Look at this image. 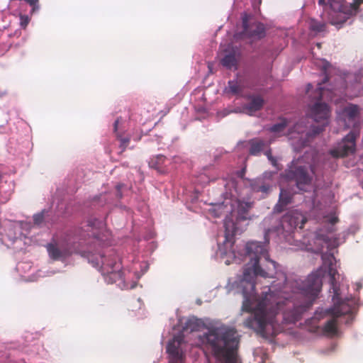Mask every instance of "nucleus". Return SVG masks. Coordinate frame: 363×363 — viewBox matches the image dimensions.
<instances>
[{
    "label": "nucleus",
    "mask_w": 363,
    "mask_h": 363,
    "mask_svg": "<svg viewBox=\"0 0 363 363\" xmlns=\"http://www.w3.org/2000/svg\"><path fill=\"white\" fill-rule=\"evenodd\" d=\"M245 250L250 262L244 268L242 277L238 284L244 298L242 311L250 313L243 322L245 328L252 329L262 336L266 335L267 325H274L277 315L283 310L284 306L289 310L283 311L284 319L291 323L298 321L318 298L322 289L323 278L327 273L334 297L338 298L340 289L336 276L339 274L333 267L335 257L329 255L322 257L323 265L303 281L289 280L285 275L281 276L279 282L273 281L267 291L262 292L256 306L252 308L251 299L255 294V278L257 276L272 277L271 274L275 271L277 264L269 259L266 245L260 242H247Z\"/></svg>",
    "instance_id": "nucleus-1"
},
{
    "label": "nucleus",
    "mask_w": 363,
    "mask_h": 363,
    "mask_svg": "<svg viewBox=\"0 0 363 363\" xmlns=\"http://www.w3.org/2000/svg\"><path fill=\"white\" fill-rule=\"evenodd\" d=\"M199 340L201 345L210 350L219 362L239 363L240 337L234 328L224 324L213 326L199 335Z\"/></svg>",
    "instance_id": "nucleus-2"
},
{
    "label": "nucleus",
    "mask_w": 363,
    "mask_h": 363,
    "mask_svg": "<svg viewBox=\"0 0 363 363\" xmlns=\"http://www.w3.org/2000/svg\"><path fill=\"white\" fill-rule=\"evenodd\" d=\"M331 67L332 65L329 62L325 61L323 62L322 71L325 77L320 83H318V86L313 93V96L312 97L313 99L316 100V102L311 108V118L320 124L318 125H313L312 127V130L310 132L306 133V135L308 138L313 137L320 133L328 124L330 110L328 104L320 102V100L323 98L329 100L333 99L332 90L324 89L322 86L323 84H325L329 81L328 71Z\"/></svg>",
    "instance_id": "nucleus-3"
},
{
    "label": "nucleus",
    "mask_w": 363,
    "mask_h": 363,
    "mask_svg": "<svg viewBox=\"0 0 363 363\" xmlns=\"http://www.w3.org/2000/svg\"><path fill=\"white\" fill-rule=\"evenodd\" d=\"M101 270L108 284L116 283L123 280V273L118 256L115 252H111L107 256L100 255Z\"/></svg>",
    "instance_id": "nucleus-4"
},
{
    "label": "nucleus",
    "mask_w": 363,
    "mask_h": 363,
    "mask_svg": "<svg viewBox=\"0 0 363 363\" xmlns=\"http://www.w3.org/2000/svg\"><path fill=\"white\" fill-rule=\"evenodd\" d=\"M313 168L311 166H301L293 162L292 165L286 172L288 179L295 181L296 186L300 189L305 191V186L310 185L313 174Z\"/></svg>",
    "instance_id": "nucleus-5"
},
{
    "label": "nucleus",
    "mask_w": 363,
    "mask_h": 363,
    "mask_svg": "<svg viewBox=\"0 0 363 363\" xmlns=\"http://www.w3.org/2000/svg\"><path fill=\"white\" fill-rule=\"evenodd\" d=\"M356 135L353 132L349 133L337 146L330 150V154L335 158L345 157L353 154L356 149Z\"/></svg>",
    "instance_id": "nucleus-6"
},
{
    "label": "nucleus",
    "mask_w": 363,
    "mask_h": 363,
    "mask_svg": "<svg viewBox=\"0 0 363 363\" xmlns=\"http://www.w3.org/2000/svg\"><path fill=\"white\" fill-rule=\"evenodd\" d=\"M242 24L243 31L240 33L242 38L256 40L265 36V28L263 23L254 22L248 24L246 20H243Z\"/></svg>",
    "instance_id": "nucleus-7"
},
{
    "label": "nucleus",
    "mask_w": 363,
    "mask_h": 363,
    "mask_svg": "<svg viewBox=\"0 0 363 363\" xmlns=\"http://www.w3.org/2000/svg\"><path fill=\"white\" fill-rule=\"evenodd\" d=\"M306 218L297 211H292L286 213L281 218V224L283 228L302 229L306 223Z\"/></svg>",
    "instance_id": "nucleus-8"
},
{
    "label": "nucleus",
    "mask_w": 363,
    "mask_h": 363,
    "mask_svg": "<svg viewBox=\"0 0 363 363\" xmlns=\"http://www.w3.org/2000/svg\"><path fill=\"white\" fill-rule=\"evenodd\" d=\"M183 341L182 336H175L172 341H169L167 352L169 355V363H183L184 355L181 349V344Z\"/></svg>",
    "instance_id": "nucleus-9"
},
{
    "label": "nucleus",
    "mask_w": 363,
    "mask_h": 363,
    "mask_svg": "<svg viewBox=\"0 0 363 363\" xmlns=\"http://www.w3.org/2000/svg\"><path fill=\"white\" fill-rule=\"evenodd\" d=\"M247 99L250 102L243 106V109L248 115H252L261 110L264 104V99L259 95H249Z\"/></svg>",
    "instance_id": "nucleus-10"
},
{
    "label": "nucleus",
    "mask_w": 363,
    "mask_h": 363,
    "mask_svg": "<svg viewBox=\"0 0 363 363\" xmlns=\"http://www.w3.org/2000/svg\"><path fill=\"white\" fill-rule=\"evenodd\" d=\"M293 194L290 191L284 189H281L279 201L274 207V212L280 213L283 212L286 206L292 202Z\"/></svg>",
    "instance_id": "nucleus-11"
},
{
    "label": "nucleus",
    "mask_w": 363,
    "mask_h": 363,
    "mask_svg": "<svg viewBox=\"0 0 363 363\" xmlns=\"http://www.w3.org/2000/svg\"><path fill=\"white\" fill-rule=\"evenodd\" d=\"M352 309V306L349 303L345 301H342L335 303L333 308L327 310V313L331 315L339 318L351 313Z\"/></svg>",
    "instance_id": "nucleus-12"
},
{
    "label": "nucleus",
    "mask_w": 363,
    "mask_h": 363,
    "mask_svg": "<svg viewBox=\"0 0 363 363\" xmlns=\"http://www.w3.org/2000/svg\"><path fill=\"white\" fill-rule=\"evenodd\" d=\"M245 89L244 83L242 80H230L225 91L235 96H242Z\"/></svg>",
    "instance_id": "nucleus-13"
},
{
    "label": "nucleus",
    "mask_w": 363,
    "mask_h": 363,
    "mask_svg": "<svg viewBox=\"0 0 363 363\" xmlns=\"http://www.w3.org/2000/svg\"><path fill=\"white\" fill-rule=\"evenodd\" d=\"M47 250L50 257L54 260H58L65 258L70 255V252L67 250H61L54 244H48Z\"/></svg>",
    "instance_id": "nucleus-14"
},
{
    "label": "nucleus",
    "mask_w": 363,
    "mask_h": 363,
    "mask_svg": "<svg viewBox=\"0 0 363 363\" xmlns=\"http://www.w3.org/2000/svg\"><path fill=\"white\" fill-rule=\"evenodd\" d=\"M359 113V109L358 106L350 104L345 106L342 111V116L344 120L348 121L349 122L355 120Z\"/></svg>",
    "instance_id": "nucleus-15"
},
{
    "label": "nucleus",
    "mask_w": 363,
    "mask_h": 363,
    "mask_svg": "<svg viewBox=\"0 0 363 363\" xmlns=\"http://www.w3.org/2000/svg\"><path fill=\"white\" fill-rule=\"evenodd\" d=\"M167 158L162 155H157L152 158L149 162V165L151 168L156 169L158 172L164 174L167 172V169L164 164Z\"/></svg>",
    "instance_id": "nucleus-16"
},
{
    "label": "nucleus",
    "mask_w": 363,
    "mask_h": 363,
    "mask_svg": "<svg viewBox=\"0 0 363 363\" xmlns=\"http://www.w3.org/2000/svg\"><path fill=\"white\" fill-rule=\"evenodd\" d=\"M363 4V0H352L351 3L345 4L342 6V13L350 16H355L359 9V6Z\"/></svg>",
    "instance_id": "nucleus-17"
},
{
    "label": "nucleus",
    "mask_w": 363,
    "mask_h": 363,
    "mask_svg": "<svg viewBox=\"0 0 363 363\" xmlns=\"http://www.w3.org/2000/svg\"><path fill=\"white\" fill-rule=\"evenodd\" d=\"M337 318L332 315V318L328 320L324 325L323 332L326 335L334 337L337 334Z\"/></svg>",
    "instance_id": "nucleus-18"
},
{
    "label": "nucleus",
    "mask_w": 363,
    "mask_h": 363,
    "mask_svg": "<svg viewBox=\"0 0 363 363\" xmlns=\"http://www.w3.org/2000/svg\"><path fill=\"white\" fill-rule=\"evenodd\" d=\"M250 147L249 153L252 155H259L265 147L266 143L259 138H254L249 141Z\"/></svg>",
    "instance_id": "nucleus-19"
},
{
    "label": "nucleus",
    "mask_w": 363,
    "mask_h": 363,
    "mask_svg": "<svg viewBox=\"0 0 363 363\" xmlns=\"http://www.w3.org/2000/svg\"><path fill=\"white\" fill-rule=\"evenodd\" d=\"M309 29L315 34L325 32L326 30V23L323 21L311 18L309 21Z\"/></svg>",
    "instance_id": "nucleus-20"
},
{
    "label": "nucleus",
    "mask_w": 363,
    "mask_h": 363,
    "mask_svg": "<svg viewBox=\"0 0 363 363\" xmlns=\"http://www.w3.org/2000/svg\"><path fill=\"white\" fill-rule=\"evenodd\" d=\"M221 64L228 69H231L232 67H235L237 64V60L235 54L229 53L225 55L221 60Z\"/></svg>",
    "instance_id": "nucleus-21"
},
{
    "label": "nucleus",
    "mask_w": 363,
    "mask_h": 363,
    "mask_svg": "<svg viewBox=\"0 0 363 363\" xmlns=\"http://www.w3.org/2000/svg\"><path fill=\"white\" fill-rule=\"evenodd\" d=\"M288 125V121L285 118H281L279 123L273 125L269 128V130L272 133L279 135L285 130Z\"/></svg>",
    "instance_id": "nucleus-22"
},
{
    "label": "nucleus",
    "mask_w": 363,
    "mask_h": 363,
    "mask_svg": "<svg viewBox=\"0 0 363 363\" xmlns=\"http://www.w3.org/2000/svg\"><path fill=\"white\" fill-rule=\"evenodd\" d=\"M251 188L253 191L267 193L269 190V186L262 184L260 180L253 181L251 183Z\"/></svg>",
    "instance_id": "nucleus-23"
},
{
    "label": "nucleus",
    "mask_w": 363,
    "mask_h": 363,
    "mask_svg": "<svg viewBox=\"0 0 363 363\" xmlns=\"http://www.w3.org/2000/svg\"><path fill=\"white\" fill-rule=\"evenodd\" d=\"M116 136L118 140L120 141L119 147L121 149V151L120 152L121 154L125 150L126 147L129 145L130 138L129 136L123 137L118 133L116 134Z\"/></svg>",
    "instance_id": "nucleus-24"
},
{
    "label": "nucleus",
    "mask_w": 363,
    "mask_h": 363,
    "mask_svg": "<svg viewBox=\"0 0 363 363\" xmlns=\"http://www.w3.org/2000/svg\"><path fill=\"white\" fill-rule=\"evenodd\" d=\"M306 130V126L303 125V122H298L294 125L292 130L290 131L289 134H292L294 133H297L299 134H303L305 133Z\"/></svg>",
    "instance_id": "nucleus-25"
},
{
    "label": "nucleus",
    "mask_w": 363,
    "mask_h": 363,
    "mask_svg": "<svg viewBox=\"0 0 363 363\" xmlns=\"http://www.w3.org/2000/svg\"><path fill=\"white\" fill-rule=\"evenodd\" d=\"M346 88L345 82L342 77L338 78V84L335 85L333 89L335 91H338L340 94H342Z\"/></svg>",
    "instance_id": "nucleus-26"
},
{
    "label": "nucleus",
    "mask_w": 363,
    "mask_h": 363,
    "mask_svg": "<svg viewBox=\"0 0 363 363\" xmlns=\"http://www.w3.org/2000/svg\"><path fill=\"white\" fill-rule=\"evenodd\" d=\"M21 26L25 28L29 23V18L27 16H21Z\"/></svg>",
    "instance_id": "nucleus-27"
},
{
    "label": "nucleus",
    "mask_w": 363,
    "mask_h": 363,
    "mask_svg": "<svg viewBox=\"0 0 363 363\" xmlns=\"http://www.w3.org/2000/svg\"><path fill=\"white\" fill-rule=\"evenodd\" d=\"M33 220L35 224H40L43 220V215L42 213L35 215L33 217Z\"/></svg>",
    "instance_id": "nucleus-28"
},
{
    "label": "nucleus",
    "mask_w": 363,
    "mask_h": 363,
    "mask_svg": "<svg viewBox=\"0 0 363 363\" xmlns=\"http://www.w3.org/2000/svg\"><path fill=\"white\" fill-rule=\"evenodd\" d=\"M265 155L267 156L268 159L272 161V164L274 165H275V163H276V160H274L272 156V154H271V151L270 150H267L265 152Z\"/></svg>",
    "instance_id": "nucleus-29"
},
{
    "label": "nucleus",
    "mask_w": 363,
    "mask_h": 363,
    "mask_svg": "<svg viewBox=\"0 0 363 363\" xmlns=\"http://www.w3.org/2000/svg\"><path fill=\"white\" fill-rule=\"evenodd\" d=\"M338 221V218L337 217H331L328 219V222L334 225Z\"/></svg>",
    "instance_id": "nucleus-30"
},
{
    "label": "nucleus",
    "mask_w": 363,
    "mask_h": 363,
    "mask_svg": "<svg viewBox=\"0 0 363 363\" xmlns=\"http://www.w3.org/2000/svg\"><path fill=\"white\" fill-rule=\"evenodd\" d=\"M194 321L191 320H189L186 323V325L187 327L190 328L191 330L193 331L195 330V327L194 326H192V325H194Z\"/></svg>",
    "instance_id": "nucleus-31"
},
{
    "label": "nucleus",
    "mask_w": 363,
    "mask_h": 363,
    "mask_svg": "<svg viewBox=\"0 0 363 363\" xmlns=\"http://www.w3.org/2000/svg\"><path fill=\"white\" fill-rule=\"evenodd\" d=\"M122 186L123 185H121V184H118V185L116 186V189H117V191H118L117 196H118V198H121L122 197V194L121 193V188L122 187Z\"/></svg>",
    "instance_id": "nucleus-32"
},
{
    "label": "nucleus",
    "mask_w": 363,
    "mask_h": 363,
    "mask_svg": "<svg viewBox=\"0 0 363 363\" xmlns=\"http://www.w3.org/2000/svg\"><path fill=\"white\" fill-rule=\"evenodd\" d=\"M118 123H119V119L118 118L114 122V125H113L114 132L117 131Z\"/></svg>",
    "instance_id": "nucleus-33"
},
{
    "label": "nucleus",
    "mask_w": 363,
    "mask_h": 363,
    "mask_svg": "<svg viewBox=\"0 0 363 363\" xmlns=\"http://www.w3.org/2000/svg\"><path fill=\"white\" fill-rule=\"evenodd\" d=\"M264 240L266 242H269V238H268V232H266L264 234Z\"/></svg>",
    "instance_id": "nucleus-34"
},
{
    "label": "nucleus",
    "mask_w": 363,
    "mask_h": 363,
    "mask_svg": "<svg viewBox=\"0 0 363 363\" xmlns=\"http://www.w3.org/2000/svg\"><path fill=\"white\" fill-rule=\"evenodd\" d=\"M319 5H325V0H318Z\"/></svg>",
    "instance_id": "nucleus-35"
},
{
    "label": "nucleus",
    "mask_w": 363,
    "mask_h": 363,
    "mask_svg": "<svg viewBox=\"0 0 363 363\" xmlns=\"http://www.w3.org/2000/svg\"><path fill=\"white\" fill-rule=\"evenodd\" d=\"M311 88H312V85L311 84H308V86H307V91L308 92L309 90L311 89Z\"/></svg>",
    "instance_id": "nucleus-36"
},
{
    "label": "nucleus",
    "mask_w": 363,
    "mask_h": 363,
    "mask_svg": "<svg viewBox=\"0 0 363 363\" xmlns=\"http://www.w3.org/2000/svg\"><path fill=\"white\" fill-rule=\"evenodd\" d=\"M322 239H323L324 241H325V242H328V237H325V236H323V237H322Z\"/></svg>",
    "instance_id": "nucleus-37"
},
{
    "label": "nucleus",
    "mask_w": 363,
    "mask_h": 363,
    "mask_svg": "<svg viewBox=\"0 0 363 363\" xmlns=\"http://www.w3.org/2000/svg\"><path fill=\"white\" fill-rule=\"evenodd\" d=\"M334 230H335L334 228H333V227H332L330 231V232H333V231H334Z\"/></svg>",
    "instance_id": "nucleus-38"
},
{
    "label": "nucleus",
    "mask_w": 363,
    "mask_h": 363,
    "mask_svg": "<svg viewBox=\"0 0 363 363\" xmlns=\"http://www.w3.org/2000/svg\"><path fill=\"white\" fill-rule=\"evenodd\" d=\"M317 46L320 48L321 46L320 43H317Z\"/></svg>",
    "instance_id": "nucleus-39"
},
{
    "label": "nucleus",
    "mask_w": 363,
    "mask_h": 363,
    "mask_svg": "<svg viewBox=\"0 0 363 363\" xmlns=\"http://www.w3.org/2000/svg\"><path fill=\"white\" fill-rule=\"evenodd\" d=\"M99 265H100V264L99 262H97L96 264V267H99Z\"/></svg>",
    "instance_id": "nucleus-40"
}]
</instances>
